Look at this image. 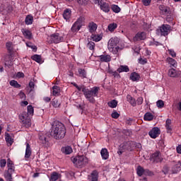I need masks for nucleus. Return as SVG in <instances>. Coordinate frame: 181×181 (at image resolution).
<instances>
[{
  "label": "nucleus",
  "instance_id": "f257e3e1",
  "mask_svg": "<svg viewBox=\"0 0 181 181\" xmlns=\"http://www.w3.org/2000/svg\"><path fill=\"white\" fill-rule=\"evenodd\" d=\"M50 136L54 139H63L66 136V127L63 123L55 121L52 125Z\"/></svg>",
  "mask_w": 181,
  "mask_h": 181
},
{
  "label": "nucleus",
  "instance_id": "f03ea898",
  "mask_svg": "<svg viewBox=\"0 0 181 181\" xmlns=\"http://www.w3.org/2000/svg\"><path fill=\"white\" fill-rule=\"evenodd\" d=\"M100 92V88L94 86L93 88L89 89H83V95L86 100L89 101L91 104L95 103V98L94 97H98V93Z\"/></svg>",
  "mask_w": 181,
  "mask_h": 181
},
{
  "label": "nucleus",
  "instance_id": "7ed1b4c3",
  "mask_svg": "<svg viewBox=\"0 0 181 181\" xmlns=\"http://www.w3.org/2000/svg\"><path fill=\"white\" fill-rule=\"evenodd\" d=\"M134 148H135V143H134V141L124 142L123 144L119 145L117 153L118 155L121 156V154L124 153L125 151L132 152V151H134Z\"/></svg>",
  "mask_w": 181,
  "mask_h": 181
},
{
  "label": "nucleus",
  "instance_id": "20e7f679",
  "mask_svg": "<svg viewBox=\"0 0 181 181\" xmlns=\"http://www.w3.org/2000/svg\"><path fill=\"white\" fill-rule=\"evenodd\" d=\"M73 163L76 166V168H84L86 163H88V158L86 156H78L72 159Z\"/></svg>",
  "mask_w": 181,
  "mask_h": 181
},
{
  "label": "nucleus",
  "instance_id": "39448f33",
  "mask_svg": "<svg viewBox=\"0 0 181 181\" xmlns=\"http://www.w3.org/2000/svg\"><path fill=\"white\" fill-rule=\"evenodd\" d=\"M18 118L22 123L23 127L25 128H30L32 126V122L30 120V116L28 115V112H23L19 115Z\"/></svg>",
  "mask_w": 181,
  "mask_h": 181
},
{
  "label": "nucleus",
  "instance_id": "423d86ee",
  "mask_svg": "<svg viewBox=\"0 0 181 181\" xmlns=\"http://www.w3.org/2000/svg\"><path fill=\"white\" fill-rule=\"evenodd\" d=\"M7 168L8 170L5 171L4 177L5 179H11L12 175H13V172H15V164L11 158L7 159Z\"/></svg>",
  "mask_w": 181,
  "mask_h": 181
},
{
  "label": "nucleus",
  "instance_id": "0eeeda50",
  "mask_svg": "<svg viewBox=\"0 0 181 181\" xmlns=\"http://www.w3.org/2000/svg\"><path fill=\"white\" fill-rule=\"evenodd\" d=\"M170 32V26L168 24H163L159 29H157V33L161 36H168Z\"/></svg>",
  "mask_w": 181,
  "mask_h": 181
},
{
  "label": "nucleus",
  "instance_id": "6e6552de",
  "mask_svg": "<svg viewBox=\"0 0 181 181\" xmlns=\"http://www.w3.org/2000/svg\"><path fill=\"white\" fill-rule=\"evenodd\" d=\"M95 4H98L101 11L105 12V13H108L111 9L110 4L108 3L104 2L103 0H95Z\"/></svg>",
  "mask_w": 181,
  "mask_h": 181
},
{
  "label": "nucleus",
  "instance_id": "1a4fd4ad",
  "mask_svg": "<svg viewBox=\"0 0 181 181\" xmlns=\"http://www.w3.org/2000/svg\"><path fill=\"white\" fill-rule=\"evenodd\" d=\"M149 136H151L153 139H156L159 135H160V129L158 127H153L149 132Z\"/></svg>",
  "mask_w": 181,
  "mask_h": 181
},
{
  "label": "nucleus",
  "instance_id": "9d476101",
  "mask_svg": "<svg viewBox=\"0 0 181 181\" xmlns=\"http://www.w3.org/2000/svg\"><path fill=\"white\" fill-rule=\"evenodd\" d=\"M146 39V33L145 32H139L133 37V42H139Z\"/></svg>",
  "mask_w": 181,
  "mask_h": 181
},
{
  "label": "nucleus",
  "instance_id": "9b49d317",
  "mask_svg": "<svg viewBox=\"0 0 181 181\" xmlns=\"http://www.w3.org/2000/svg\"><path fill=\"white\" fill-rule=\"evenodd\" d=\"M50 37L52 43H60V42H63V37H61L58 33L51 35Z\"/></svg>",
  "mask_w": 181,
  "mask_h": 181
},
{
  "label": "nucleus",
  "instance_id": "f8f14e48",
  "mask_svg": "<svg viewBox=\"0 0 181 181\" xmlns=\"http://www.w3.org/2000/svg\"><path fill=\"white\" fill-rule=\"evenodd\" d=\"M150 160H152V162H156V163L162 162V158H160V151H156L154 153H153L150 157Z\"/></svg>",
  "mask_w": 181,
  "mask_h": 181
},
{
  "label": "nucleus",
  "instance_id": "ddd939ff",
  "mask_svg": "<svg viewBox=\"0 0 181 181\" xmlns=\"http://www.w3.org/2000/svg\"><path fill=\"white\" fill-rule=\"evenodd\" d=\"M98 28V25L97 23L94 22H90L88 23V29L89 33H92V35L97 30V28Z\"/></svg>",
  "mask_w": 181,
  "mask_h": 181
},
{
  "label": "nucleus",
  "instance_id": "4468645a",
  "mask_svg": "<svg viewBox=\"0 0 181 181\" xmlns=\"http://www.w3.org/2000/svg\"><path fill=\"white\" fill-rule=\"evenodd\" d=\"M63 18L66 22H70L71 18V10L70 8H66L64 11Z\"/></svg>",
  "mask_w": 181,
  "mask_h": 181
},
{
  "label": "nucleus",
  "instance_id": "2eb2a0df",
  "mask_svg": "<svg viewBox=\"0 0 181 181\" xmlns=\"http://www.w3.org/2000/svg\"><path fill=\"white\" fill-rule=\"evenodd\" d=\"M21 32L23 35V36L25 37V39H28V40H32L33 35L32 32L26 28H22Z\"/></svg>",
  "mask_w": 181,
  "mask_h": 181
},
{
  "label": "nucleus",
  "instance_id": "dca6fc26",
  "mask_svg": "<svg viewBox=\"0 0 181 181\" xmlns=\"http://www.w3.org/2000/svg\"><path fill=\"white\" fill-rule=\"evenodd\" d=\"M88 181H98V172L93 170L88 177Z\"/></svg>",
  "mask_w": 181,
  "mask_h": 181
},
{
  "label": "nucleus",
  "instance_id": "f3484780",
  "mask_svg": "<svg viewBox=\"0 0 181 181\" xmlns=\"http://www.w3.org/2000/svg\"><path fill=\"white\" fill-rule=\"evenodd\" d=\"M61 178H62V174L54 171L51 173L49 180L50 181H57Z\"/></svg>",
  "mask_w": 181,
  "mask_h": 181
},
{
  "label": "nucleus",
  "instance_id": "a211bd4d",
  "mask_svg": "<svg viewBox=\"0 0 181 181\" xmlns=\"http://www.w3.org/2000/svg\"><path fill=\"white\" fill-rule=\"evenodd\" d=\"M26 148H25V159H29L30 156H32V148H30V145L29 143H25Z\"/></svg>",
  "mask_w": 181,
  "mask_h": 181
},
{
  "label": "nucleus",
  "instance_id": "6ab92c4d",
  "mask_svg": "<svg viewBox=\"0 0 181 181\" xmlns=\"http://www.w3.org/2000/svg\"><path fill=\"white\" fill-rule=\"evenodd\" d=\"M98 57L100 59V62L105 63H110V62H111V56L108 54L100 55Z\"/></svg>",
  "mask_w": 181,
  "mask_h": 181
},
{
  "label": "nucleus",
  "instance_id": "aec40b11",
  "mask_svg": "<svg viewBox=\"0 0 181 181\" xmlns=\"http://www.w3.org/2000/svg\"><path fill=\"white\" fill-rule=\"evenodd\" d=\"M100 155H101L102 159L103 160H107V159H108V158H110V154L108 153V150L105 148L101 149Z\"/></svg>",
  "mask_w": 181,
  "mask_h": 181
},
{
  "label": "nucleus",
  "instance_id": "412c9836",
  "mask_svg": "<svg viewBox=\"0 0 181 181\" xmlns=\"http://www.w3.org/2000/svg\"><path fill=\"white\" fill-rule=\"evenodd\" d=\"M61 151L62 153H65V155H70V153H73V148L70 146L62 147Z\"/></svg>",
  "mask_w": 181,
  "mask_h": 181
},
{
  "label": "nucleus",
  "instance_id": "4be33fe9",
  "mask_svg": "<svg viewBox=\"0 0 181 181\" xmlns=\"http://www.w3.org/2000/svg\"><path fill=\"white\" fill-rule=\"evenodd\" d=\"M181 170V162H178L172 168V173L177 174Z\"/></svg>",
  "mask_w": 181,
  "mask_h": 181
},
{
  "label": "nucleus",
  "instance_id": "5701e85b",
  "mask_svg": "<svg viewBox=\"0 0 181 181\" xmlns=\"http://www.w3.org/2000/svg\"><path fill=\"white\" fill-rule=\"evenodd\" d=\"M118 43V40H117V38H111L108 42V47L109 49H114L115 46H117V44Z\"/></svg>",
  "mask_w": 181,
  "mask_h": 181
},
{
  "label": "nucleus",
  "instance_id": "b1692460",
  "mask_svg": "<svg viewBox=\"0 0 181 181\" xmlns=\"http://www.w3.org/2000/svg\"><path fill=\"white\" fill-rule=\"evenodd\" d=\"M139 78H141V75L136 72H132L130 74V80L132 81H139Z\"/></svg>",
  "mask_w": 181,
  "mask_h": 181
},
{
  "label": "nucleus",
  "instance_id": "393cba45",
  "mask_svg": "<svg viewBox=\"0 0 181 181\" xmlns=\"http://www.w3.org/2000/svg\"><path fill=\"white\" fill-rule=\"evenodd\" d=\"M117 71V73H128L129 71V67L127 65H120Z\"/></svg>",
  "mask_w": 181,
  "mask_h": 181
},
{
  "label": "nucleus",
  "instance_id": "a878e982",
  "mask_svg": "<svg viewBox=\"0 0 181 181\" xmlns=\"http://www.w3.org/2000/svg\"><path fill=\"white\" fill-rule=\"evenodd\" d=\"M159 10L162 12L163 15H169V8L165 5H160Z\"/></svg>",
  "mask_w": 181,
  "mask_h": 181
},
{
  "label": "nucleus",
  "instance_id": "bb28decb",
  "mask_svg": "<svg viewBox=\"0 0 181 181\" xmlns=\"http://www.w3.org/2000/svg\"><path fill=\"white\" fill-rule=\"evenodd\" d=\"M127 100L132 107H136V100L131 95H127Z\"/></svg>",
  "mask_w": 181,
  "mask_h": 181
},
{
  "label": "nucleus",
  "instance_id": "cd10ccee",
  "mask_svg": "<svg viewBox=\"0 0 181 181\" xmlns=\"http://www.w3.org/2000/svg\"><path fill=\"white\" fill-rule=\"evenodd\" d=\"M5 139L9 146L13 144V139L9 133H5Z\"/></svg>",
  "mask_w": 181,
  "mask_h": 181
},
{
  "label": "nucleus",
  "instance_id": "c85d7f7f",
  "mask_svg": "<svg viewBox=\"0 0 181 181\" xmlns=\"http://www.w3.org/2000/svg\"><path fill=\"white\" fill-rule=\"evenodd\" d=\"M91 39L93 42H100V40H103V35L102 34H92Z\"/></svg>",
  "mask_w": 181,
  "mask_h": 181
},
{
  "label": "nucleus",
  "instance_id": "c756f323",
  "mask_svg": "<svg viewBox=\"0 0 181 181\" xmlns=\"http://www.w3.org/2000/svg\"><path fill=\"white\" fill-rule=\"evenodd\" d=\"M166 62H168V63L170 64V66H172L173 67H176V66H177V62H176V60L170 57H167Z\"/></svg>",
  "mask_w": 181,
  "mask_h": 181
},
{
  "label": "nucleus",
  "instance_id": "7c9ffc66",
  "mask_svg": "<svg viewBox=\"0 0 181 181\" xmlns=\"http://www.w3.org/2000/svg\"><path fill=\"white\" fill-rule=\"evenodd\" d=\"M81 29V25L78 24L77 23H74L71 28V32H74V33H76V32H78Z\"/></svg>",
  "mask_w": 181,
  "mask_h": 181
},
{
  "label": "nucleus",
  "instance_id": "2f4dec72",
  "mask_svg": "<svg viewBox=\"0 0 181 181\" xmlns=\"http://www.w3.org/2000/svg\"><path fill=\"white\" fill-rule=\"evenodd\" d=\"M52 95L55 96L60 95V87L54 86L52 87Z\"/></svg>",
  "mask_w": 181,
  "mask_h": 181
},
{
  "label": "nucleus",
  "instance_id": "473e14b6",
  "mask_svg": "<svg viewBox=\"0 0 181 181\" xmlns=\"http://www.w3.org/2000/svg\"><path fill=\"white\" fill-rule=\"evenodd\" d=\"M25 25H32V23H33V16L30 15H28L25 17Z\"/></svg>",
  "mask_w": 181,
  "mask_h": 181
},
{
  "label": "nucleus",
  "instance_id": "72a5a7b5",
  "mask_svg": "<svg viewBox=\"0 0 181 181\" xmlns=\"http://www.w3.org/2000/svg\"><path fill=\"white\" fill-rule=\"evenodd\" d=\"M6 47L8 53H12V52H13V43H12V42H6Z\"/></svg>",
  "mask_w": 181,
  "mask_h": 181
},
{
  "label": "nucleus",
  "instance_id": "f704fd0d",
  "mask_svg": "<svg viewBox=\"0 0 181 181\" xmlns=\"http://www.w3.org/2000/svg\"><path fill=\"white\" fill-rule=\"evenodd\" d=\"M107 105L110 108H117V105H118V101L116 100H112L107 103Z\"/></svg>",
  "mask_w": 181,
  "mask_h": 181
},
{
  "label": "nucleus",
  "instance_id": "c9c22d12",
  "mask_svg": "<svg viewBox=\"0 0 181 181\" xmlns=\"http://www.w3.org/2000/svg\"><path fill=\"white\" fill-rule=\"evenodd\" d=\"M144 121H152L153 119V115L151 112H146L144 117Z\"/></svg>",
  "mask_w": 181,
  "mask_h": 181
},
{
  "label": "nucleus",
  "instance_id": "e433bc0d",
  "mask_svg": "<svg viewBox=\"0 0 181 181\" xmlns=\"http://www.w3.org/2000/svg\"><path fill=\"white\" fill-rule=\"evenodd\" d=\"M111 9L115 13H119L121 12V8H119L118 5L112 4L111 6Z\"/></svg>",
  "mask_w": 181,
  "mask_h": 181
},
{
  "label": "nucleus",
  "instance_id": "4c0bfd02",
  "mask_svg": "<svg viewBox=\"0 0 181 181\" xmlns=\"http://www.w3.org/2000/svg\"><path fill=\"white\" fill-rule=\"evenodd\" d=\"M52 105H53V107L54 108H59L60 107V105L62 103H60V102H59V100L57 99H53L52 101L51 102Z\"/></svg>",
  "mask_w": 181,
  "mask_h": 181
},
{
  "label": "nucleus",
  "instance_id": "58836bf2",
  "mask_svg": "<svg viewBox=\"0 0 181 181\" xmlns=\"http://www.w3.org/2000/svg\"><path fill=\"white\" fill-rule=\"evenodd\" d=\"M117 28V23H110L107 26V29L110 32H114Z\"/></svg>",
  "mask_w": 181,
  "mask_h": 181
},
{
  "label": "nucleus",
  "instance_id": "ea45409f",
  "mask_svg": "<svg viewBox=\"0 0 181 181\" xmlns=\"http://www.w3.org/2000/svg\"><path fill=\"white\" fill-rule=\"evenodd\" d=\"M27 114L28 115H33L34 112H35V109H33V106H32V105H29L27 107Z\"/></svg>",
  "mask_w": 181,
  "mask_h": 181
},
{
  "label": "nucleus",
  "instance_id": "a19ab883",
  "mask_svg": "<svg viewBox=\"0 0 181 181\" xmlns=\"http://www.w3.org/2000/svg\"><path fill=\"white\" fill-rule=\"evenodd\" d=\"M144 170H145V169H144V168H142V166L139 165L137 167V170H136V173H137L138 176H139V177L142 176L144 173Z\"/></svg>",
  "mask_w": 181,
  "mask_h": 181
},
{
  "label": "nucleus",
  "instance_id": "79ce46f5",
  "mask_svg": "<svg viewBox=\"0 0 181 181\" xmlns=\"http://www.w3.org/2000/svg\"><path fill=\"white\" fill-rule=\"evenodd\" d=\"M78 76L79 77H83V78H86L87 77V74L86 73V70L79 69L78 70Z\"/></svg>",
  "mask_w": 181,
  "mask_h": 181
},
{
  "label": "nucleus",
  "instance_id": "37998d69",
  "mask_svg": "<svg viewBox=\"0 0 181 181\" xmlns=\"http://www.w3.org/2000/svg\"><path fill=\"white\" fill-rule=\"evenodd\" d=\"M31 59L37 63H42V57L40 55L35 54L31 57Z\"/></svg>",
  "mask_w": 181,
  "mask_h": 181
},
{
  "label": "nucleus",
  "instance_id": "c03bdc74",
  "mask_svg": "<svg viewBox=\"0 0 181 181\" xmlns=\"http://www.w3.org/2000/svg\"><path fill=\"white\" fill-rule=\"evenodd\" d=\"M168 76L170 77H176V76H177V73L176 72V69H169Z\"/></svg>",
  "mask_w": 181,
  "mask_h": 181
},
{
  "label": "nucleus",
  "instance_id": "a18cd8bd",
  "mask_svg": "<svg viewBox=\"0 0 181 181\" xmlns=\"http://www.w3.org/2000/svg\"><path fill=\"white\" fill-rule=\"evenodd\" d=\"M10 86H11V87H14L15 88H21V84H18V81L15 80L10 81Z\"/></svg>",
  "mask_w": 181,
  "mask_h": 181
},
{
  "label": "nucleus",
  "instance_id": "49530a36",
  "mask_svg": "<svg viewBox=\"0 0 181 181\" xmlns=\"http://www.w3.org/2000/svg\"><path fill=\"white\" fill-rule=\"evenodd\" d=\"M84 21H86L84 17H79L75 23L78 25H81V27L83 25H84Z\"/></svg>",
  "mask_w": 181,
  "mask_h": 181
},
{
  "label": "nucleus",
  "instance_id": "de8ad7c7",
  "mask_svg": "<svg viewBox=\"0 0 181 181\" xmlns=\"http://www.w3.org/2000/svg\"><path fill=\"white\" fill-rule=\"evenodd\" d=\"M39 139L41 144H46L47 142V138H46V135L45 134L40 135Z\"/></svg>",
  "mask_w": 181,
  "mask_h": 181
},
{
  "label": "nucleus",
  "instance_id": "09e8293b",
  "mask_svg": "<svg viewBox=\"0 0 181 181\" xmlns=\"http://www.w3.org/2000/svg\"><path fill=\"white\" fill-rule=\"evenodd\" d=\"M87 47L89 50H94V49H95V43L93 42H90L88 43Z\"/></svg>",
  "mask_w": 181,
  "mask_h": 181
},
{
  "label": "nucleus",
  "instance_id": "8fccbe9b",
  "mask_svg": "<svg viewBox=\"0 0 181 181\" xmlns=\"http://www.w3.org/2000/svg\"><path fill=\"white\" fill-rule=\"evenodd\" d=\"M156 105H157L158 108H163V107L165 105V103L163 102V100H159L157 101Z\"/></svg>",
  "mask_w": 181,
  "mask_h": 181
},
{
  "label": "nucleus",
  "instance_id": "3c124183",
  "mask_svg": "<svg viewBox=\"0 0 181 181\" xmlns=\"http://www.w3.org/2000/svg\"><path fill=\"white\" fill-rule=\"evenodd\" d=\"M112 118H114L115 119H117V118H119V114L118 113V112H113L112 113Z\"/></svg>",
  "mask_w": 181,
  "mask_h": 181
},
{
  "label": "nucleus",
  "instance_id": "603ef678",
  "mask_svg": "<svg viewBox=\"0 0 181 181\" xmlns=\"http://www.w3.org/2000/svg\"><path fill=\"white\" fill-rule=\"evenodd\" d=\"M144 175H146V176H153V173L152 171L149 170L148 169L144 170Z\"/></svg>",
  "mask_w": 181,
  "mask_h": 181
},
{
  "label": "nucleus",
  "instance_id": "864d4df0",
  "mask_svg": "<svg viewBox=\"0 0 181 181\" xmlns=\"http://www.w3.org/2000/svg\"><path fill=\"white\" fill-rule=\"evenodd\" d=\"M152 0H141V2L144 6H149Z\"/></svg>",
  "mask_w": 181,
  "mask_h": 181
},
{
  "label": "nucleus",
  "instance_id": "5fc2aeb1",
  "mask_svg": "<svg viewBox=\"0 0 181 181\" xmlns=\"http://www.w3.org/2000/svg\"><path fill=\"white\" fill-rule=\"evenodd\" d=\"M6 166V159H1L0 160V167L5 168Z\"/></svg>",
  "mask_w": 181,
  "mask_h": 181
},
{
  "label": "nucleus",
  "instance_id": "6e6d98bb",
  "mask_svg": "<svg viewBox=\"0 0 181 181\" xmlns=\"http://www.w3.org/2000/svg\"><path fill=\"white\" fill-rule=\"evenodd\" d=\"M76 88L78 91H82L84 93V89L86 90L87 87H86L84 85H82L81 86H78Z\"/></svg>",
  "mask_w": 181,
  "mask_h": 181
},
{
  "label": "nucleus",
  "instance_id": "4d7b16f0",
  "mask_svg": "<svg viewBox=\"0 0 181 181\" xmlns=\"http://www.w3.org/2000/svg\"><path fill=\"white\" fill-rule=\"evenodd\" d=\"M168 53L170 56H172L173 57H176V52H175V50L172 49H168Z\"/></svg>",
  "mask_w": 181,
  "mask_h": 181
},
{
  "label": "nucleus",
  "instance_id": "13d9d810",
  "mask_svg": "<svg viewBox=\"0 0 181 181\" xmlns=\"http://www.w3.org/2000/svg\"><path fill=\"white\" fill-rule=\"evenodd\" d=\"M139 64H146V63H148V61L146 60V59H144L142 58H139Z\"/></svg>",
  "mask_w": 181,
  "mask_h": 181
},
{
  "label": "nucleus",
  "instance_id": "bf43d9fd",
  "mask_svg": "<svg viewBox=\"0 0 181 181\" xmlns=\"http://www.w3.org/2000/svg\"><path fill=\"white\" fill-rule=\"evenodd\" d=\"M77 2L79 5H87L88 0H77Z\"/></svg>",
  "mask_w": 181,
  "mask_h": 181
},
{
  "label": "nucleus",
  "instance_id": "052dcab7",
  "mask_svg": "<svg viewBox=\"0 0 181 181\" xmlns=\"http://www.w3.org/2000/svg\"><path fill=\"white\" fill-rule=\"evenodd\" d=\"M136 103H137L138 105H142V103H144V98L142 97L138 98Z\"/></svg>",
  "mask_w": 181,
  "mask_h": 181
},
{
  "label": "nucleus",
  "instance_id": "680f3d73",
  "mask_svg": "<svg viewBox=\"0 0 181 181\" xmlns=\"http://www.w3.org/2000/svg\"><path fill=\"white\" fill-rule=\"evenodd\" d=\"M16 76L18 78H23V77H25V74H23V72H18Z\"/></svg>",
  "mask_w": 181,
  "mask_h": 181
},
{
  "label": "nucleus",
  "instance_id": "e2e57ef3",
  "mask_svg": "<svg viewBox=\"0 0 181 181\" xmlns=\"http://www.w3.org/2000/svg\"><path fill=\"white\" fill-rule=\"evenodd\" d=\"M29 87H30V88H31V91H32V90H33V88H35V82H33L32 81H30Z\"/></svg>",
  "mask_w": 181,
  "mask_h": 181
},
{
  "label": "nucleus",
  "instance_id": "0e129e2a",
  "mask_svg": "<svg viewBox=\"0 0 181 181\" xmlns=\"http://www.w3.org/2000/svg\"><path fill=\"white\" fill-rule=\"evenodd\" d=\"M43 100H44L45 103H50V101H52V98L44 97V98H43Z\"/></svg>",
  "mask_w": 181,
  "mask_h": 181
},
{
  "label": "nucleus",
  "instance_id": "69168bd1",
  "mask_svg": "<svg viewBox=\"0 0 181 181\" xmlns=\"http://www.w3.org/2000/svg\"><path fill=\"white\" fill-rule=\"evenodd\" d=\"M168 134H170L172 132V126H165Z\"/></svg>",
  "mask_w": 181,
  "mask_h": 181
},
{
  "label": "nucleus",
  "instance_id": "338daca9",
  "mask_svg": "<svg viewBox=\"0 0 181 181\" xmlns=\"http://www.w3.org/2000/svg\"><path fill=\"white\" fill-rule=\"evenodd\" d=\"M109 73H110V74H113L115 77H117V76H118V72L117 71H109Z\"/></svg>",
  "mask_w": 181,
  "mask_h": 181
},
{
  "label": "nucleus",
  "instance_id": "774afa93",
  "mask_svg": "<svg viewBox=\"0 0 181 181\" xmlns=\"http://www.w3.org/2000/svg\"><path fill=\"white\" fill-rule=\"evenodd\" d=\"M177 153H180L181 155V145H179L177 147Z\"/></svg>",
  "mask_w": 181,
  "mask_h": 181
}]
</instances>
